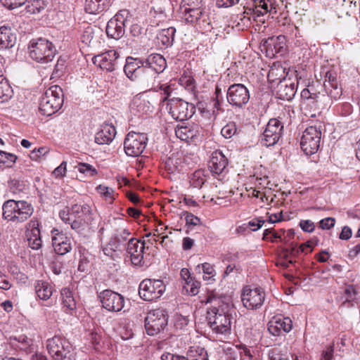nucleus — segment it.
Here are the masks:
<instances>
[{"label":"nucleus","instance_id":"4c0bfd02","mask_svg":"<svg viewBox=\"0 0 360 360\" xmlns=\"http://www.w3.org/2000/svg\"><path fill=\"white\" fill-rule=\"evenodd\" d=\"M186 355V360H208L206 350L199 345L190 347Z\"/></svg>","mask_w":360,"mask_h":360},{"label":"nucleus","instance_id":"bb28decb","mask_svg":"<svg viewBox=\"0 0 360 360\" xmlns=\"http://www.w3.org/2000/svg\"><path fill=\"white\" fill-rule=\"evenodd\" d=\"M285 46V37L282 35L270 37L264 43L266 56L273 58L278 53L282 54Z\"/></svg>","mask_w":360,"mask_h":360},{"label":"nucleus","instance_id":"0e129e2a","mask_svg":"<svg viewBox=\"0 0 360 360\" xmlns=\"http://www.w3.org/2000/svg\"><path fill=\"white\" fill-rule=\"evenodd\" d=\"M49 150L46 148L41 147L38 149H34L32 151L30 154V158L33 160L37 161L42 157H44L47 153Z\"/></svg>","mask_w":360,"mask_h":360},{"label":"nucleus","instance_id":"dca6fc26","mask_svg":"<svg viewBox=\"0 0 360 360\" xmlns=\"http://www.w3.org/2000/svg\"><path fill=\"white\" fill-rule=\"evenodd\" d=\"M283 125L277 119H271L267 123L265 130L263 132L261 143L265 146L275 145L281 138Z\"/></svg>","mask_w":360,"mask_h":360},{"label":"nucleus","instance_id":"aec40b11","mask_svg":"<svg viewBox=\"0 0 360 360\" xmlns=\"http://www.w3.org/2000/svg\"><path fill=\"white\" fill-rule=\"evenodd\" d=\"M283 0H253V13L259 17L267 13H276L281 10Z\"/></svg>","mask_w":360,"mask_h":360},{"label":"nucleus","instance_id":"72a5a7b5","mask_svg":"<svg viewBox=\"0 0 360 360\" xmlns=\"http://www.w3.org/2000/svg\"><path fill=\"white\" fill-rule=\"evenodd\" d=\"M297 91V86L293 82L289 84L281 83L278 86V96L281 100H292Z\"/></svg>","mask_w":360,"mask_h":360},{"label":"nucleus","instance_id":"603ef678","mask_svg":"<svg viewBox=\"0 0 360 360\" xmlns=\"http://www.w3.org/2000/svg\"><path fill=\"white\" fill-rule=\"evenodd\" d=\"M77 170L86 176H94L97 174V170L92 165L87 163H79L77 166Z\"/></svg>","mask_w":360,"mask_h":360},{"label":"nucleus","instance_id":"37998d69","mask_svg":"<svg viewBox=\"0 0 360 360\" xmlns=\"http://www.w3.org/2000/svg\"><path fill=\"white\" fill-rule=\"evenodd\" d=\"M205 172L202 169L195 171L190 176V184L193 188H200L206 182Z\"/></svg>","mask_w":360,"mask_h":360},{"label":"nucleus","instance_id":"a18cd8bd","mask_svg":"<svg viewBox=\"0 0 360 360\" xmlns=\"http://www.w3.org/2000/svg\"><path fill=\"white\" fill-rule=\"evenodd\" d=\"M26 2H27V4L25 10L29 14L39 13L45 8V4L42 0H27Z\"/></svg>","mask_w":360,"mask_h":360},{"label":"nucleus","instance_id":"a19ab883","mask_svg":"<svg viewBox=\"0 0 360 360\" xmlns=\"http://www.w3.org/2000/svg\"><path fill=\"white\" fill-rule=\"evenodd\" d=\"M70 210L71 215L74 218H83V217L90 214L91 212V207L86 203H75L72 205Z\"/></svg>","mask_w":360,"mask_h":360},{"label":"nucleus","instance_id":"412c9836","mask_svg":"<svg viewBox=\"0 0 360 360\" xmlns=\"http://www.w3.org/2000/svg\"><path fill=\"white\" fill-rule=\"evenodd\" d=\"M52 245L59 255H64L72 250L71 239L58 229L51 231Z\"/></svg>","mask_w":360,"mask_h":360},{"label":"nucleus","instance_id":"b1692460","mask_svg":"<svg viewBox=\"0 0 360 360\" xmlns=\"http://www.w3.org/2000/svg\"><path fill=\"white\" fill-rule=\"evenodd\" d=\"M113 233L112 238L115 240L117 245H120L126 240H129L131 232L127 227L126 222L123 220L118 219H115L112 223Z\"/></svg>","mask_w":360,"mask_h":360},{"label":"nucleus","instance_id":"e433bc0d","mask_svg":"<svg viewBox=\"0 0 360 360\" xmlns=\"http://www.w3.org/2000/svg\"><path fill=\"white\" fill-rule=\"evenodd\" d=\"M263 239L272 243L285 241V231L283 229H266L264 231Z\"/></svg>","mask_w":360,"mask_h":360},{"label":"nucleus","instance_id":"4d7b16f0","mask_svg":"<svg viewBox=\"0 0 360 360\" xmlns=\"http://www.w3.org/2000/svg\"><path fill=\"white\" fill-rule=\"evenodd\" d=\"M66 171L67 162L63 161L60 165L53 170L52 175L56 179H62L66 175Z\"/></svg>","mask_w":360,"mask_h":360},{"label":"nucleus","instance_id":"4468645a","mask_svg":"<svg viewBox=\"0 0 360 360\" xmlns=\"http://www.w3.org/2000/svg\"><path fill=\"white\" fill-rule=\"evenodd\" d=\"M226 98L230 105L242 108L250 100V93L247 87L242 84L231 85L226 94Z\"/></svg>","mask_w":360,"mask_h":360},{"label":"nucleus","instance_id":"864d4df0","mask_svg":"<svg viewBox=\"0 0 360 360\" xmlns=\"http://www.w3.org/2000/svg\"><path fill=\"white\" fill-rule=\"evenodd\" d=\"M71 229L80 233L86 228V222L83 218H72L70 221Z\"/></svg>","mask_w":360,"mask_h":360},{"label":"nucleus","instance_id":"6e6552de","mask_svg":"<svg viewBox=\"0 0 360 360\" xmlns=\"http://www.w3.org/2000/svg\"><path fill=\"white\" fill-rule=\"evenodd\" d=\"M166 290V285L160 279L146 278L139 284V294L146 301H154L160 298Z\"/></svg>","mask_w":360,"mask_h":360},{"label":"nucleus","instance_id":"473e14b6","mask_svg":"<svg viewBox=\"0 0 360 360\" xmlns=\"http://www.w3.org/2000/svg\"><path fill=\"white\" fill-rule=\"evenodd\" d=\"M110 6V0H86L85 11L89 14H98L106 11Z\"/></svg>","mask_w":360,"mask_h":360},{"label":"nucleus","instance_id":"e2e57ef3","mask_svg":"<svg viewBox=\"0 0 360 360\" xmlns=\"http://www.w3.org/2000/svg\"><path fill=\"white\" fill-rule=\"evenodd\" d=\"M300 226L304 232L311 233L315 229L314 223L309 219H304L300 221Z\"/></svg>","mask_w":360,"mask_h":360},{"label":"nucleus","instance_id":"774afa93","mask_svg":"<svg viewBox=\"0 0 360 360\" xmlns=\"http://www.w3.org/2000/svg\"><path fill=\"white\" fill-rule=\"evenodd\" d=\"M188 323V319L186 316L181 315H176L174 321V326L177 329H182Z\"/></svg>","mask_w":360,"mask_h":360},{"label":"nucleus","instance_id":"c03bdc74","mask_svg":"<svg viewBox=\"0 0 360 360\" xmlns=\"http://www.w3.org/2000/svg\"><path fill=\"white\" fill-rule=\"evenodd\" d=\"M13 95V90L6 79L0 81V103L8 101Z\"/></svg>","mask_w":360,"mask_h":360},{"label":"nucleus","instance_id":"052dcab7","mask_svg":"<svg viewBox=\"0 0 360 360\" xmlns=\"http://www.w3.org/2000/svg\"><path fill=\"white\" fill-rule=\"evenodd\" d=\"M200 286V283L198 281H193L192 279L191 281H186V285L184 288L186 289L188 292L191 295H195L198 293V288Z\"/></svg>","mask_w":360,"mask_h":360},{"label":"nucleus","instance_id":"58836bf2","mask_svg":"<svg viewBox=\"0 0 360 360\" xmlns=\"http://www.w3.org/2000/svg\"><path fill=\"white\" fill-rule=\"evenodd\" d=\"M312 248L311 243L307 242L300 245V246H297V245H292L290 248L286 249L284 252L285 254L288 253L289 257L294 260V259L298 256L300 252L307 254L312 251Z\"/></svg>","mask_w":360,"mask_h":360},{"label":"nucleus","instance_id":"8fccbe9b","mask_svg":"<svg viewBox=\"0 0 360 360\" xmlns=\"http://www.w3.org/2000/svg\"><path fill=\"white\" fill-rule=\"evenodd\" d=\"M283 69L281 65L274 64L271 67L269 74L268 78L269 79L275 80L278 79L281 80V77H283Z\"/></svg>","mask_w":360,"mask_h":360},{"label":"nucleus","instance_id":"c9c22d12","mask_svg":"<svg viewBox=\"0 0 360 360\" xmlns=\"http://www.w3.org/2000/svg\"><path fill=\"white\" fill-rule=\"evenodd\" d=\"M176 29L174 27H169L167 29H162L158 33L157 38L160 43L165 47L171 46L174 39Z\"/></svg>","mask_w":360,"mask_h":360},{"label":"nucleus","instance_id":"13d9d810","mask_svg":"<svg viewBox=\"0 0 360 360\" xmlns=\"http://www.w3.org/2000/svg\"><path fill=\"white\" fill-rule=\"evenodd\" d=\"M27 0H1L2 5L8 9H14L22 6Z\"/></svg>","mask_w":360,"mask_h":360},{"label":"nucleus","instance_id":"f8f14e48","mask_svg":"<svg viewBox=\"0 0 360 360\" xmlns=\"http://www.w3.org/2000/svg\"><path fill=\"white\" fill-rule=\"evenodd\" d=\"M181 13L182 18L186 22L196 24L200 30L205 32L211 29L210 18L206 13L200 9V6L195 8L185 7Z\"/></svg>","mask_w":360,"mask_h":360},{"label":"nucleus","instance_id":"79ce46f5","mask_svg":"<svg viewBox=\"0 0 360 360\" xmlns=\"http://www.w3.org/2000/svg\"><path fill=\"white\" fill-rule=\"evenodd\" d=\"M96 192L106 202L112 203L115 199L116 193L112 188L100 184L96 188Z\"/></svg>","mask_w":360,"mask_h":360},{"label":"nucleus","instance_id":"5fc2aeb1","mask_svg":"<svg viewBox=\"0 0 360 360\" xmlns=\"http://www.w3.org/2000/svg\"><path fill=\"white\" fill-rule=\"evenodd\" d=\"M335 110L342 116H347L352 113V106L349 103L344 102L338 104Z\"/></svg>","mask_w":360,"mask_h":360},{"label":"nucleus","instance_id":"20e7f679","mask_svg":"<svg viewBox=\"0 0 360 360\" xmlns=\"http://www.w3.org/2000/svg\"><path fill=\"white\" fill-rule=\"evenodd\" d=\"M4 217L13 222H22L27 220L33 213L31 204L24 200L15 201L8 200L2 207Z\"/></svg>","mask_w":360,"mask_h":360},{"label":"nucleus","instance_id":"f257e3e1","mask_svg":"<svg viewBox=\"0 0 360 360\" xmlns=\"http://www.w3.org/2000/svg\"><path fill=\"white\" fill-rule=\"evenodd\" d=\"M221 300L215 295H209L207 303H211L212 307L207 310V321L210 328L216 334H226L231 330V319L225 312L229 307L228 304H221Z\"/></svg>","mask_w":360,"mask_h":360},{"label":"nucleus","instance_id":"f03ea898","mask_svg":"<svg viewBox=\"0 0 360 360\" xmlns=\"http://www.w3.org/2000/svg\"><path fill=\"white\" fill-rule=\"evenodd\" d=\"M152 89L155 91H163L165 96L164 101H167V109L172 117L177 121H184L191 117L195 112V106L193 104L188 103L185 101L178 98H169V96L172 91L170 85L167 84H160L157 85L153 84Z\"/></svg>","mask_w":360,"mask_h":360},{"label":"nucleus","instance_id":"3c124183","mask_svg":"<svg viewBox=\"0 0 360 360\" xmlns=\"http://www.w3.org/2000/svg\"><path fill=\"white\" fill-rule=\"evenodd\" d=\"M236 132V124L233 122L227 123L221 130V134L225 139H230L233 137Z\"/></svg>","mask_w":360,"mask_h":360},{"label":"nucleus","instance_id":"de8ad7c7","mask_svg":"<svg viewBox=\"0 0 360 360\" xmlns=\"http://www.w3.org/2000/svg\"><path fill=\"white\" fill-rule=\"evenodd\" d=\"M94 38V28L89 25H86L82 30L80 39L83 44L89 45Z\"/></svg>","mask_w":360,"mask_h":360},{"label":"nucleus","instance_id":"ea45409f","mask_svg":"<svg viewBox=\"0 0 360 360\" xmlns=\"http://www.w3.org/2000/svg\"><path fill=\"white\" fill-rule=\"evenodd\" d=\"M13 340V344L20 350L25 351L26 352H30L33 349L32 339L24 335H20L18 337H14Z\"/></svg>","mask_w":360,"mask_h":360},{"label":"nucleus","instance_id":"bf43d9fd","mask_svg":"<svg viewBox=\"0 0 360 360\" xmlns=\"http://www.w3.org/2000/svg\"><path fill=\"white\" fill-rule=\"evenodd\" d=\"M264 221H265L262 218H255L248 221V224H245L247 229L250 228L251 231H256L263 226Z\"/></svg>","mask_w":360,"mask_h":360},{"label":"nucleus","instance_id":"423d86ee","mask_svg":"<svg viewBox=\"0 0 360 360\" xmlns=\"http://www.w3.org/2000/svg\"><path fill=\"white\" fill-rule=\"evenodd\" d=\"M30 58L37 63H48L51 61L56 54L53 44L49 40L39 38L31 41L29 46Z\"/></svg>","mask_w":360,"mask_h":360},{"label":"nucleus","instance_id":"680f3d73","mask_svg":"<svg viewBox=\"0 0 360 360\" xmlns=\"http://www.w3.org/2000/svg\"><path fill=\"white\" fill-rule=\"evenodd\" d=\"M165 167L169 172H174L178 169L177 159L174 155L169 157L165 161Z\"/></svg>","mask_w":360,"mask_h":360},{"label":"nucleus","instance_id":"69168bd1","mask_svg":"<svg viewBox=\"0 0 360 360\" xmlns=\"http://www.w3.org/2000/svg\"><path fill=\"white\" fill-rule=\"evenodd\" d=\"M59 217L65 224L70 223L72 219L74 218L73 216L71 215V210L68 207H66L60 211Z\"/></svg>","mask_w":360,"mask_h":360},{"label":"nucleus","instance_id":"6ab92c4d","mask_svg":"<svg viewBox=\"0 0 360 360\" xmlns=\"http://www.w3.org/2000/svg\"><path fill=\"white\" fill-rule=\"evenodd\" d=\"M292 328V321L289 317L274 316L267 324V329L274 336H282L289 333Z\"/></svg>","mask_w":360,"mask_h":360},{"label":"nucleus","instance_id":"2eb2a0df","mask_svg":"<svg viewBox=\"0 0 360 360\" xmlns=\"http://www.w3.org/2000/svg\"><path fill=\"white\" fill-rule=\"evenodd\" d=\"M98 297L103 307L109 311L118 312L124 307V297L112 290H105L99 294Z\"/></svg>","mask_w":360,"mask_h":360},{"label":"nucleus","instance_id":"c756f323","mask_svg":"<svg viewBox=\"0 0 360 360\" xmlns=\"http://www.w3.org/2000/svg\"><path fill=\"white\" fill-rule=\"evenodd\" d=\"M15 35L8 26L0 27V51L11 48L15 43Z\"/></svg>","mask_w":360,"mask_h":360},{"label":"nucleus","instance_id":"1a4fd4ad","mask_svg":"<svg viewBox=\"0 0 360 360\" xmlns=\"http://www.w3.org/2000/svg\"><path fill=\"white\" fill-rule=\"evenodd\" d=\"M168 315L165 309L158 308L150 311L145 319V328L149 335H155L167 325Z\"/></svg>","mask_w":360,"mask_h":360},{"label":"nucleus","instance_id":"a878e982","mask_svg":"<svg viewBox=\"0 0 360 360\" xmlns=\"http://www.w3.org/2000/svg\"><path fill=\"white\" fill-rule=\"evenodd\" d=\"M228 164V160L220 150H214L212 153L209 161V168L210 172L215 174H221L226 169Z\"/></svg>","mask_w":360,"mask_h":360},{"label":"nucleus","instance_id":"7ed1b4c3","mask_svg":"<svg viewBox=\"0 0 360 360\" xmlns=\"http://www.w3.org/2000/svg\"><path fill=\"white\" fill-rule=\"evenodd\" d=\"M63 103L62 89L57 86H51L41 96L39 110L43 115L50 116L57 112Z\"/></svg>","mask_w":360,"mask_h":360},{"label":"nucleus","instance_id":"4be33fe9","mask_svg":"<svg viewBox=\"0 0 360 360\" xmlns=\"http://www.w3.org/2000/svg\"><path fill=\"white\" fill-rule=\"evenodd\" d=\"M124 71L127 77L131 80H134L141 76L146 78L142 59L131 57L127 58Z\"/></svg>","mask_w":360,"mask_h":360},{"label":"nucleus","instance_id":"6e6d98bb","mask_svg":"<svg viewBox=\"0 0 360 360\" xmlns=\"http://www.w3.org/2000/svg\"><path fill=\"white\" fill-rule=\"evenodd\" d=\"M268 360H288L278 348H272L268 352Z\"/></svg>","mask_w":360,"mask_h":360},{"label":"nucleus","instance_id":"9b49d317","mask_svg":"<svg viewBox=\"0 0 360 360\" xmlns=\"http://www.w3.org/2000/svg\"><path fill=\"white\" fill-rule=\"evenodd\" d=\"M147 141L148 138L145 134L134 131L129 132L124 142L125 153L128 156L138 157L146 148Z\"/></svg>","mask_w":360,"mask_h":360},{"label":"nucleus","instance_id":"7c9ffc66","mask_svg":"<svg viewBox=\"0 0 360 360\" xmlns=\"http://www.w3.org/2000/svg\"><path fill=\"white\" fill-rule=\"evenodd\" d=\"M62 307L66 313H72L76 309V301L72 291L64 288L60 291Z\"/></svg>","mask_w":360,"mask_h":360},{"label":"nucleus","instance_id":"f704fd0d","mask_svg":"<svg viewBox=\"0 0 360 360\" xmlns=\"http://www.w3.org/2000/svg\"><path fill=\"white\" fill-rule=\"evenodd\" d=\"M35 291L40 300H47L53 294V288L49 282L39 281L35 285Z\"/></svg>","mask_w":360,"mask_h":360},{"label":"nucleus","instance_id":"c85d7f7f","mask_svg":"<svg viewBox=\"0 0 360 360\" xmlns=\"http://www.w3.org/2000/svg\"><path fill=\"white\" fill-rule=\"evenodd\" d=\"M200 131L197 124L178 126L175 129V134L182 141H189L200 136Z\"/></svg>","mask_w":360,"mask_h":360},{"label":"nucleus","instance_id":"5701e85b","mask_svg":"<svg viewBox=\"0 0 360 360\" xmlns=\"http://www.w3.org/2000/svg\"><path fill=\"white\" fill-rule=\"evenodd\" d=\"M145 243L135 238H131L127 243V252L134 265H139L143 259Z\"/></svg>","mask_w":360,"mask_h":360},{"label":"nucleus","instance_id":"2f4dec72","mask_svg":"<svg viewBox=\"0 0 360 360\" xmlns=\"http://www.w3.org/2000/svg\"><path fill=\"white\" fill-rule=\"evenodd\" d=\"M151 107L150 103L141 96L134 98L130 105L131 110L137 113L139 116H143L150 112Z\"/></svg>","mask_w":360,"mask_h":360},{"label":"nucleus","instance_id":"9d476101","mask_svg":"<svg viewBox=\"0 0 360 360\" xmlns=\"http://www.w3.org/2000/svg\"><path fill=\"white\" fill-rule=\"evenodd\" d=\"M130 14L127 10H121L112 18L107 24L106 34L108 37L119 39L125 33V27Z\"/></svg>","mask_w":360,"mask_h":360},{"label":"nucleus","instance_id":"cd10ccee","mask_svg":"<svg viewBox=\"0 0 360 360\" xmlns=\"http://www.w3.org/2000/svg\"><path fill=\"white\" fill-rule=\"evenodd\" d=\"M115 134L116 130L113 125L104 124L96 134L95 142L99 145L109 144L114 139Z\"/></svg>","mask_w":360,"mask_h":360},{"label":"nucleus","instance_id":"a211bd4d","mask_svg":"<svg viewBox=\"0 0 360 360\" xmlns=\"http://www.w3.org/2000/svg\"><path fill=\"white\" fill-rule=\"evenodd\" d=\"M120 57L119 53L115 50H109L92 58L94 65L98 66L101 69L107 72H112L117 66V60Z\"/></svg>","mask_w":360,"mask_h":360},{"label":"nucleus","instance_id":"f3484780","mask_svg":"<svg viewBox=\"0 0 360 360\" xmlns=\"http://www.w3.org/2000/svg\"><path fill=\"white\" fill-rule=\"evenodd\" d=\"M145 68L146 77L150 75L151 78H155L156 75L163 72L166 67V60L159 53H153L143 60Z\"/></svg>","mask_w":360,"mask_h":360},{"label":"nucleus","instance_id":"393cba45","mask_svg":"<svg viewBox=\"0 0 360 360\" xmlns=\"http://www.w3.org/2000/svg\"><path fill=\"white\" fill-rule=\"evenodd\" d=\"M323 86L327 95L331 99L336 101L342 96V87L340 86L337 78L332 73L326 72Z\"/></svg>","mask_w":360,"mask_h":360},{"label":"nucleus","instance_id":"39448f33","mask_svg":"<svg viewBox=\"0 0 360 360\" xmlns=\"http://www.w3.org/2000/svg\"><path fill=\"white\" fill-rule=\"evenodd\" d=\"M46 347L56 360H75L72 345L63 337L55 335L48 339Z\"/></svg>","mask_w":360,"mask_h":360},{"label":"nucleus","instance_id":"0eeeda50","mask_svg":"<svg viewBox=\"0 0 360 360\" xmlns=\"http://www.w3.org/2000/svg\"><path fill=\"white\" fill-rule=\"evenodd\" d=\"M321 126H309L303 131L300 146L307 155L316 153L319 147L321 139Z\"/></svg>","mask_w":360,"mask_h":360},{"label":"nucleus","instance_id":"ddd939ff","mask_svg":"<svg viewBox=\"0 0 360 360\" xmlns=\"http://www.w3.org/2000/svg\"><path fill=\"white\" fill-rule=\"evenodd\" d=\"M266 297L265 292L260 288H250L245 287L241 293V300L243 306L248 309L260 308Z\"/></svg>","mask_w":360,"mask_h":360},{"label":"nucleus","instance_id":"338daca9","mask_svg":"<svg viewBox=\"0 0 360 360\" xmlns=\"http://www.w3.org/2000/svg\"><path fill=\"white\" fill-rule=\"evenodd\" d=\"M335 223V220L333 217H327L325 219H323L319 222V226L322 229H330V228L333 227Z\"/></svg>","mask_w":360,"mask_h":360},{"label":"nucleus","instance_id":"49530a36","mask_svg":"<svg viewBox=\"0 0 360 360\" xmlns=\"http://www.w3.org/2000/svg\"><path fill=\"white\" fill-rule=\"evenodd\" d=\"M201 269L202 270V273L205 274L203 276L204 280H210L216 275L214 266L210 263L205 262L200 264L195 267V271L199 273H200Z\"/></svg>","mask_w":360,"mask_h":360},{"label":"nucleus","instance_id":"09e8293b","mask_svg":"<svg viewBox=\"0 0 360 360\" xmlns=\"http://www.w3.org/2000/svg\"><path fill=\"white\" fill-rule=\"evenodd\" d=\"M26 236L27 239L41 238L39 224L37 221H31L27 228Z\"/></svg>","mask_w":360,"mask_h":360}]
</instances>
